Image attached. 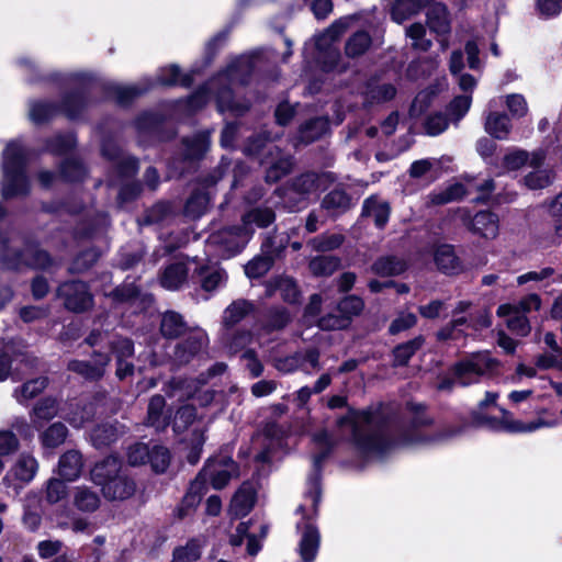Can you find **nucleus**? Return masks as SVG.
<instances>
[{"label": "nucleus", "mask_w": 562, "mask_h": 562, "mask_svg": "<svg viewBox=\"0 0 562 562\" xmlns=\"http://www.w3.org/2000/svg\"><path fill=\"white\" fill-rule=\"evenodd\" d=\"M411 413L407 429H400V425L393 418L386 417L383 409H366L350 412L347 416L337 420L338 435L334 436L327 430H321L313 435V442L318 450L313 457L314 473L308 477V490L305 494L310 499L313 515L317 513L321 501V470L323 461L329 456L338 440H348L366 454L381 456L397 445L424 443L430 440L422 434V429L432 424V418L425 413V406L408 403Z\"/></svg>", "instance_id": "f257e3e1"}, {"label": "nucleus", "mask_w": 562, "mask_h": 562, "mask_svg": "<svg viewBox=\"0 0 562 562\" xmlns=\"http://www.w3.org/2000/svg\"><path fill=\"white\" fill-rule=\"evenodd\" d=\"M256 67L257 59L252 56L243 55L236 58L225 70L212 78L188 99V108L190 110L201 109L212 94L221 113L229 112L235 116L243 115L248 111L249 102L237 101L233 88L237 85H247Z\"/></svg>", "instance_id": "f03ea898"}, {"label": "nucleus", "mask_w": 562, "mask_h": 562, "mask_svg": "<svg viewBox=\"0 0 562 562\" xmlns=\"http://www.w3.org/2000/svg\"><path fill=\"white\" fill-rule=\"evenodd\" d=\"M71 80L81 83V88L67 94L63 99L60 108H56L53 103L44 101H33L30 103V119L32 122L35 124L44 123L52 119L58 111H61L71 120L79 117L83 113L91 104L90 95L98 92L101 86L87 80L81 74L71 75Z\"/></svg>", "instance_id": "7ed1b4c3"}, {"label": "nucleus", "mask_w": 562, "mask_h": 562, "mask_svg": "<svg viewBox=\"0 0 562 562\" xmlns=\"http://www.w3.org/2000/svg\"><path fill=\"white\" fill-rule=\"evenodd\" d=\"M29 150L19 142L7 144L1 158L2 181L1 195L4 199L27 195L31 191V181L26 173Z\"/></svg>", "instance_id": "20e7f679"}, {"label": "nucleus", "mask_w": 562, "mask_h": 562, "mask_svg": "<svg viewBox=\"0 0 562 562\" xmlns=\"http://www.w3.org/2000/svg\"><path fill=\"white\" fill-rule=\"evenodd\" d=\"M7 214L4 206L0 203V220ZM0 260L7 268L21 269L27 267L36 270H49L55 266L49 254L34 243H26L22 251L11 252L9 240L0 236Z\"/></svg>", "instance_id": "39448f33"}, {"label": "nucleus", "mask_w": 562, "mask_h": 562, "mask_svg": "<svg viewBox=\"0 0 562 562\" xmlns=\"http://www.w3.org/2000/svg\"><path fill=\"white\" fill-rule=\"evenodd\" d=\"M497 366V361L491 357L490 352L483 351L473 353L469 358L460 361L453 368V376L440 381L438 389L449 391L454 384L468 386L476 383L481 376L492 372Z\"/></svg>", "instance_id": "423d86ee"}, {"label": "nucleus", "mask_w": 562, "mask_h": 562, "mask_svg": "<svg viewBox=\"0 0 562 562\" xmlns=\"http://www.w3.org/2000/svg\"><path fill=\"white\" fill-rule=\"evenodd\" d=\"M250 240V231L240 224L213 232L206 239L209 251L218 258H231L239 254Z\"/></svg>", "instance_id": "0eeeda50"}, {"label": "nucleus", "mask_w": 562, "mask_h": 562, "mask_svg": "<svg viewBox=\"0 0 562 562\" xmlns=\"http://www.w3.org/2000/svg\"><path fill=\"white\" fill-rule=\"evenodd\" d=\"M318 180L317 173L306 172L296 177L289 186L278 188L274 193L282 199L286 209L296 211L305 205L310 194L318 190Z\"/></svg>", "instance_id": "6e6552de"}, {"label": "nucleus", "mask_w": 562, "mask_h": 562, "mask_svg": "<svg viewBox=\"0 0 562 562\" xmlns=\"http://www.w3.org/2000/svg\"><path fill=\"white\" fill-rule=\"evenodd\" d=\"M238 475L239 468L237 463L231 457L220 454L210 458L196 477L204 485L210 482L213 488L221 490Z\"/></svg>", "instance_id": "1a4fd4ad"}, {"label": "nucleus", "mask_w": 562, "mask_h": 562, "mask_svg": "<svg viewBox=\"0 0 562 562\" xmlns=\"http://www.w3.org/2000/svg\"><path fill=\"white\" fill-rule=\"evenodd\" d=\"M57 295L63 300L65 308L74 313L87 312L94 304L89 285L80 280L61 283L57 289Z\"/></svg>", "instance_id": "9d476101"}, {"label": "nucleus", "mask_w": 562, "mask_h": 562, "mask_svg": "<svg viewBox=\"0 0 562 562\" xmlns=\"http://www.w3.org/2000/svg\"><path fill=\"white\" fill-rule=\"evenodd\" d=\"M38 461L29 452L19 454L8 473L3 476L2 483L7 487H13L15 493L33 481L38 471Z\"/></svg>", "instance_id": "9b49d317"}, {"label": "nucleus", "mask_w": 562, "mask_h": 562, "mask_svg": "<svg viewBox=\"0 0 562 562\" xmlns=\"http://www.w3.org/2000/svg\"><path fill=\"white\" fill-rule=\"evenodd\" d=\"M488 428L497 431H507L513 434L518 432H532L544 427H554L558 425V420L554 418H543L538 416L535 420L524 423L519 419H515L513 414L506 409H502V417L486 419Z\"/></svg>", "instance_id": "f8f14e48"}, {"label": "nucleus", "mask_w": 562, "mask_h": 562, "mask_svg": "<svg viewBox=\"0 0 562 562\" xmlns=\"http://www.w3.org/2000/svg\"><path fill=\"white\" fill-rule=\"evenodd\" d=\"M110 362L111 357L109 353L94 351L92 353V361L74 359L68 362L67 369L85 380L99 381L104 376Z\"/></svg>", "instance_id": "ddd939ff"}, {"label": "nucleus", "mask_w": 562, "mask_h": 562, "mask_svg": "<svg viewBox=\"0 0 562 562\" xmlns=\"http://www.w3.org/2000/svg\"><path fill=\"white\" fill-rule=\"evenodd\" d=\"M296 512L303 516L302 520L296 524L297 530H302L299 553L303 562H313L319 548V532L311 521L306 520L304 505H300Z\"/></svg>", "instance_id": "4468645a"}, {"label": "nucleus", "mask_w": 562, "mask_h": 562, "mask_svg": "<svg viewBox=\"0 0 562 562\" xmlns=\"http://www.w3.org/2000/svg\"><path fill=\"white\" fill-rule=\"evenodd\" d=\"M207 344L206 333L201 328H192L187 338L175 347L173 360L179 364H186L204 350Z\"/></svg>", "instance_id": "2eb2a0df"}, {"label": "nucleus", "mask_w": 562, "mask_h": 562, "mask_svg": "<svg viewBox=\"0 0 562 562\" xmlns=\"http://www.w3.org/2000/svg\"><path fill=\"white\" fill-rule=\"evenodd\" d=\"M14 340L5 341L3 338L0 339V382L8 379L10 375L11 362L14 359L21 357V362L29 369L37 367L38 360L35 357L30 356L26 351H22L16 348Z\"/></svg>", "instance_id": "dca6fc26"}, {"label": "nucleus", "mask_w": 562, "mask_h": 562, "mask_svg": "<svg viewBox=\"0 0 562 562\" xmlns=\"http://www.w3.org/2000/svg\"><path fill=\"white\" fill-rule=\"evenodd\" d=\"M102 155L114 161L115 170L122 179L131 178L138 171V161L134 157L122 154L113 140H103Z\"/></svg>", "instance_id": "f3484780"}, {"label": "nucleus", "mask_w": 562, "mask_h": 562, "mask_svg": "<svg viewBox=\"0 0 562 562\" xmlns=\"http://www.w3.org/2000/svg\"><path fill=\"white\" fill-rule=\"evenodd\" d=\"M155 86V82L149 79H144L135 85L122 86L117 83H109L103 87L106 94L115 99L121 105H126L135 98L142 95Z\"/></svg>", "instance_id": "a211bd4d"}, {"label": "nucleus", "mask_w": 562, "mask_h": 562, "mask_svg": "<svg viewBox=\"0 0 562 562\" xmlns=\"http://www.w3.org/2000/svg\"><path fill=\"white\" fill-rule=\"evenodd\" d=\"M191 262L176 261L165 267L159 276V283L169 291L181 289L187 282Z\"/></svg>", "instance_id": "6ab92c4d"}, {"label": "nucleus", "mask_w": 562, "mask_h": 562, "mask_svg": "<svg viewBox=\"0 0 562 562\" xmlns=\"http://www.w3.org/2000/svg\"><path fill=\"white\" fill-rule=\"evenodd\" d=\"M502 99L491 100L488 103V109L493 110L501 104ZM485 131L493 137L497 139L507 138L510 131V121L507 114L498 113L496 111H490L485 120Z\"/></svg>", "instance_id": "aec40b11"}, {"label": "nucleus", "mask_w": 562, "mask_h": 562, "mask_svg": "<svg viewBox=\"0 0 562 562\" xmlns=\"http://www.w3.org/2000/svg\"><path fill=\"white\" fill-rule=\"evenodd\" d=\"M469 229L486 239H494L498 235V216L490 211L477 212L470 222Z\"/></svg>", "instance_id": "412c9836"}, {"label": "nucleus", "mask_w": 562, "mask_h": 562, "mask_svg": "<svg viewBox=\"0 0 562 562\" xmlns=\"http://www.w3.org/2000/svg\"><path fill=\"white\" fill-rule=\"evenodd\" d=\"M263 255L255 257L245 266V273L250 279H257L265 276L272 267L274 256L278 250L271 249V238L268 237L262 243Z\"/></svg>", "instance_id": "4be33fe9"}, {"label": "nucleus", "mask_w": 562, "mask_h": 562, "mask_svg": "<svg viewBox=\"0 0 562 562\" xmlns=\"http://www.w3.org/2000/svg\"><path fill=\"white\" fill-rule=\"evenodd\" d=\"M276 221V213L271 206L259 205L245 212L240 225L250 231V238L255 233V226L266 228Z\"/></svg>", "instance_id": "5701e85b"}, {"label": "nucleus", "mask_w": 562, "mask_h": 562, "mask_svg": "<svg viewBox=\"0 0 562 562\" xmlns=\"http://www.w3.org/2000/svg\"><path fill=\"white\" fill-rule=\"evenodd\" d=\"M256 491L251 483L245 482L235 493L229 505V513L234 518L245 517L254 507Z\"/></svg>", "instance_id": "b1692460"}, {"label": "nucleus", "mask_w": 562, "mask_h": 562, "mask_svg": "<svg viewBox=\"0 0 562 562\" xmlns=\"http://www.w3.org/2000/svg\"><path fill=\"white\" fill-rule=\"evenodd\" d=\"M100 486L104 497L113 501L128 498L135 492L134 481L123 473Z\"/></svg>", "instance_id": "393cba45"}, {"label": "nucleus", "mask_w": 562, "mask_h": 562, "mask_svg": "<svg viewBox=\"0 0 562 562\" xmlns=\"http://www.w3.org/2000/svg\"><path fill=\"white\" fill-rule=\"evenodd\" d=\"M434 260L438 270L445 274H457L462 271V262L451 245L438 246L434 254Z\"/></svg>", "instance_id": "a878e982"}, {"label": "nucleus", "mask_w": 562, "mask_h": 562, "mask_svg": "<svg viewBox=\"0 0 562 562\" xmlns=\"http://www.w3.org/2000/svg\"><path fill=\"white\" fill-rule=\"evenodd\" d=\"M83 460L78 450H68L60 456L58 461V474L65 481L77 480L82 471Z\"/></svg>", "instance_id": "bb28decb"}, {"label": "nucleus", "mask_w": 562, "mask_h": 562, "mask_svg": "<svg viewBox=\"0 0 562 562\" xmlns=\"http://www.w3.org/2000/svg\"><path fill=\"white\" fill-rule=\"evenodd\" d=\"M321 206L328 216L336 217L350 209L351 199L345 190L334 189L324 196Z\"/></svg>", "instance_id": "cd10ccee"}, {"label": "nucleus", "mask_w": 562, "mask_h": 562, "mask_svg": "<svg viewBox=\"0 0 562 562\" xmlns=\"http://www.w3.org/2000/svg\"><path fill=\"white\" fill-rule=\"evenodd\" d=\"M147 425L157 430H164L170 422V413L166 412V401L162 395H154L148 403Z\"/></svg>", "instance_id": "c85d7f7f"}, {"label": "nucleus", "mask_w": 562, "mask_h": 562, "mask_svg": "<svg viewBox=\"0 0 562 562\" xmlns=\"http://www.w3.org/2000/svg\"><path fill=\"white\" fill-rule=\"evenodd\" d=\"M190 330L191 329L189 328L181 314L175 311H167L162 314L160 322V333L165 338L175 339L183 334L189 333Z\"/></svg>", "instance_id": "c756f323"}, {"label": "nucleus", "mask_w": 562, "mask_h": 562, "mask_svg": "<svg viewBox=\"0 0 562 562\" xmlns=\"http://www.w3.org/2000/svg\"><path fill=\"white\" fill-rule=\"evenodd\" d=\"M124 432L123 425L105 423L94 427L90 437L94 447L102 448L115 442Z\"/></svg>", "instance_id": "7c9ffc66"}, {"label": "nucleus", "mask_w": 562, "mask_h": 562, "mask_svg": "<svg viewBox=\"0 0 562 562\" xmlns=\"http://www.w3.org/2000/svg\"><path fill=\"white\" fill-rule=\"evenodd\" d=\"M267 296L280 293L281 297L288 303H296L300 296L297 285L292 278L278 277L267 283Z\"/></svg>", "instance_id": "2f4dec72"}, {"label": "nucleus", "mask_w": 562, "mask_h": 562, "mask_svg": "<svg viewBox=\"0 0 562 562\" xmlns=\"http://www.w3.org/2000/svg\"><path fill=\"white\" fill-rule=\"evenodd\" d=\"M72 502L79 512L93 513L100 507L101 498L93 488L80 485L74 490Z\"/></svg>", "instance_id": "473e14b6"}, {"label": "nucleus", "mask_w": 562, "mask_h": 562, "mask_svg": "<svg viewBox=\"0 0 562 562\" xmlns=\"http://www.w3.org/2000/svg\"><path fill=\"white\" fill-rule=\"evenodd\" d=\"M120 474H122L121 461L119 458L113 456H110L97 463L91 470V479L97 485H102Z\"/></svg>", "instance_id": "72a5a7b5"}, {"label": "nucleus", "mask_w": 562, "mask_h": 562, "mask_svg": "<svg viewBox=\"0 0 562 562\" xmlns=\"http://www.w3.org/2000/svg\"><path fill=\"white\" fill-rule=\"evenodd\" d=\"M328 130L329 121L326 117L318 116L311 119L301 125L297 134V140L303 144H310L321 138L328 132Z\"/></svg>", "instance_id": "f704fd0d"}, {"label": "nucleus", "mask_w": 562, "mask_h": 562, "mask_svg": "<svg viewBox=\"0 0 562 562\" xmlns=\"http://www.w3.org/2000/svg\"><path fill=\"white\" fill-rule=\"evenodd\" d=\"M541 307V299L538 294L531 293L526 296H524L521 300H519L516 303H506L501 304L497 307L496 314L497 315H508L510 313H518L521 315L527 316L528 313L532 311H539Z\"/></svg>", "instance_id": "c9c22d12"}, {"label": "nucleus", "mask_w": 562, "mask_h": 562, "mask_svg": "<svg viewBox=\"0 0 562 562\" xmlns=\"http://www.w3.org/2000/svg\"><path fill=\"white\" fill-rule=\"evenodd\" d=\"M210 132L202 131L192 137H186L182 140L184 146V158L188 160L200 159L210 147Z\"/></svg>", "instance_id": "e433bc0d"}, {"label": "nucleus", "mask_w": 562, "mask_h": 562, "mask_svg": "<svg viewBox=\"0 0 562 562\" xmlns=\"http://www.w3.org/2000/svg\"><path fill=\"white\" fill-rule=\"evenodd\" d=\"M363 94L366 102L370 104L382 103L392 100L396 94V89L391 83L370 80L366 86Z\"/></svg>", "instance_id": "4c0bfd02"}, {"label": "nucleus", "mask_w": 562, "mask_h": 562, "mask_svg": "<svg viewBox=\"0 0 562 562\" xmlns=\"http://www.w3.org/2000/svg\"><path fill=\"white\" fill-rule=\"evenodd\" d=\"M347 23L341 20L335 21L322 34L315 37V46L318 53H325L336 48L335 42L345 33Z\"/></svg>", "instance_id": "58836bf2"}, {"label": "nucleus", "mask_w": 562, "mask_h": 562, "mask_svg": "<svg viewBox=\"0 0 562 562\" xmlns=\"http://www.w3.org/2000/svg\"><path fill=\"white\" fill-rule=\"evenodd\" d=\"M464 327L470 328V313L452 316V319L437 333L441 341L457 340L464 336Z\"/></svg>", "instance_id": "ea45409f"}, {"label": "nucleus", "mask_w": 562, "mask_h": 562, "mask_svg": "<svg viewBox=\"0 0 562 562\" xmlns=\"http://www.w3.org/2000/svg\"><path fill=\"white\" fill-rule=\"evenodd\" d=\"M156 82L161 86L180 85L182 87H189L193 82V75H181L180 69L177 65H170L159 70V72L157 74Z\"/></svg>", "instance_id": "a19ab883"}, {"label": "nucleus", "mask_w": 562, "mask_h": 562, "mask_svg": "<svg viewBox=\"0 0 562 562\" xmlns=\"http://www.w3.org/2000/svg\"><path fill=\"white\" fill-rule=\"evenodd\" d=\"M405 269L406 263L394 256L381 257L371 266V271L380 277L397 276L404 272Z\"/></svg>", "instance_id": "79ce46f5"}, {"label": "nucleus", "mask_w": 562, "mask_h": 562, "mask_svg": "<svg viewBox=\"0 0 562 562\" xmlns=\"http://www.w3.org/2000/svg\"><path fill=\"white\" fill-rule=\"evenodd\" d=\"M47 384L48 380L45 376L30 380L14 390L13 397L18 403L25 404L27 401L42 393L46 389Z\"/></svg>", "instance_id": "37998d69"}, {"label": "nucleus", "mask_w": 562, "mask_h": 562, "mask_svg": "<svg viewBox=\"0 0 562 562\" xmlns=\"http://www.w3.org/2000/svg\"><path fill=\"white\" fill-rule=\"evenodd\" d=\"M362 213L363 215L373 218L374 224L379 228H382L389 221L390 207L386 202L370 198L364 201Z\"/></svg>", "instance_id": "c03bdc74"}, {"label": "nucleus", "mask_w": 562, "mask_h": 562, "mask_svg": "<svg viewBox=\"0 0 562 562\" xmlns=\"http://www.w3.org/2000/svg\"><path fill=\"white\" fill-rule=\"evenodd\" d=\"M372 44L371 36L366 31H358L346 42L345 55L348 58H358L367 53Z\"/></svg>", "instance_id": "a18cd8bd"}, {"label": "nucleus", "mask_w": 562, "mask_h": 562, "mask_svg": "<svg viewBox=\"0 0 562 562\" xmlns=\"http://www.w3.org/2000/svg\"><path fill=\"white\" fill-rule=\"evenodd\" d=\"M254 310V304L247 300H237L228 305L223 315V323L232 327L244 319Z\"/></svg>", "instance_id": "49530a36"}, {"label": "nucleus", "mask_w": 562, "mask_h": 562, "mask_svg": "<svg viewBox=\"0 0 562 562\" xmlns=\"http://www.w3.org/2000/svg\"><path fill=\"white\" fill-rule=\"evenodd\" d=\"M425 338L419 335L396 346L393 350V363L394 366H405L409 359L424 346Z\"/></svg>", "instance_id": "de8ad7c7"}, {"label": "nucleus", "mask_w": 562, "mask_h": 562, "mask_svg": "<svg viewBox=\"0 0 562 562\" xmlns=\"http://www.w3.org/2000/svg\"><path fill=\"white\" fill-rule=\"evenodd\" d=\"M340 262L337 256H316L311 259L308 268L316 277H328L339 269Z\"/></svg>", "instance_id": "09e8293b"}, {"label": "nucleus", "mask_w": 562, "mask_h": 562, "mask_svg": "<svg viewBox=\"0 0 562 562\" xmlns=\"http://www.w3.org/2000/svg\"><path fill=\"white\" fill-rule=\"evenodd\" d=\"M68 436L67 427L60 423L56 422L47 427L41 435L40 441L45 448H57L63 445Z\"/></svg>", "instance_id": "8fccbe9b"}, {"label": "nucleus", "mask_w": 562, "mask_h": 562, "mask_svg": "<svg viewBox=\"0 0 562 562\" xmlns=\"http://www.w3.org/2000/svg\"><path fill=\"white\" fill-rule=\"evenodd\" d=\"M247 539V552L249 555H256L261 546L258 539L249 533V525L248 522H240L236 527L235 533H233L229 538V542L233 547H239L243 544L244 540Z\"/></svg>", "instance_id": "3c124183"}, {"label": "nucleus", "mask_w": 562, "mask_h": 562, "mask_svg": "<svg viewBox=\"0 0 562 562\" xmlns=\"http://www.w3.org/2000/svg\"><path fill=\"white\" fill-rule=\"evenodd\" d=\"M58 414V403L53 397H44L38 401L32 411V422L35 427L40 426V422H48Z\"/></svg>", "instance_id": "603ef678"}, {"label": "nucleus", "mask_w": 562, "mask_h": 562, "mask_svg": "<svg viewBox=\"0 0 562 562\" xmlns=\"http://www.w3.org/2000/svg\"><path fill=\"white\" fill-rule=\"evenodd\" d=\"M345 241V236L338 233H324L308 240L307 246L317 252L338 249Z\"/></svg>", "instance_id": "864d4df0"}, {"label": "nucleus", "mask_w": 562, "mask_h": 562, "mask_svg": "<svg viewBox=\"0 0 562 562\" xmlns=\"http://www.w3.org/2000/svg\"><path fill=\"white\" fill-rule=\"evenodd\" d=\"M205 492V485L200 479L195 477V480L191 483L188 493L184 495L181 506L179 507V517L182 518L188 515V513L195 508Z\"/></svg>", "instance_id": "5fc2aeb1"}, {"label": "nucleus", "mask_w": 562, "mask_h": 562, "mask_svg": "<svg viewBox=\"0 0 562 562\" xmlns=\"http://www.w3.org/2000/svg\"><path fill=\"white\" fill-rule=\"evenodd\" d=\"M269 139L268 134L259 133L254 134L247 138V143L244 146L243 151L247 156H259L261 151L267 147L268 154L273 155V151L279 156L280 150L274 145H267Z\"/></svg>", "instance_id": "6e6d98bb"}, {"label": "nucleus", "mask_w": 562, "mask_h": 562, "mask_svg": "<svg viewBox=\"0 0 562 562\" xmlns=\"http://www.w3.org/2000/svg\"><path fill=\"white\" fill-rule=\"evenodd\" d=\"M201 286L204 291H213L226 281V273L220 268L201 267L199 269Z\"/></svg>", "instance_id": "4d7b16f0"}, {"label": "nucleus", "mask_w": 562, "mask_h": 562, "mask_svg": "<svg viewBox=\"0 0 562 562\" xmlns=\"http://www.w3.org/2000/svg\"><path fill=\"white\" fill-rule=\"evenodd\" d=\"M429 27L437 34H447L450 31V23L445 7L436 5L427 12Z\"/></svg>", "instance_id": "13d9d810"}, {"label": "nucleus", "mask_w": 562, "mask_h": 562, "mask_svg": "<svg viewBox=\"0 0 562 562\" xmlns=\"http://www.w3.org/2000/svg\"><path fill=\"white\" fill-rule=\"evenodd\" d=\"M292 158L290 156L278 157L271 160V165L266 171V181L273 183L286 176L292 169Z\"/></svg>", "instance_id": "bf43d9fd"}, {"label": "nucleus", "mask_w": 562, "mask_h": 562, "mask_svg": "<svg viewBox=\"0 0 562 562\" xmlns=\"http://www.w3.org/2000/svg\"><path fill=\"white\" fill-rule=\"evenodd\" d=\"M209 204V198L203 192H193L184 205V215L195 220L204 214Z\"/></svg>", "instance_id": "052dcab7"}, {"label": "nucleus", "mask_w": 562, "mask_h": 562, "mask_svg": "<svg viewBox=\"0 0 562 562\" xmlns=\"http://www.w3.org/2000/svg\"><path fill=\"white\" fill-rule=\"evenodd\" d=\"M467 194V190L462 183H453L440 192L430 194L432 204L441 205L452 201H457Z\"/></svg>", "instance_id": "680f3d73"}, {"label": "nucleus", "mask_w": 562, "mask_h": 562, "mask_svg": "<svg viewBox=\"0 0 562 562\" xmlns=\"http://www.w3.org/2000/svg\"><path fill=\"white\" fill-rule=\"evenodd\" d=\"M406 35L412 41V48L427 52L431 47V41L426 38V29L420 23H414L406 29Z\"/></svg>", "instance_id": "e2e57ef3"}, {"label": "nucleus", "mask_w": 562, "mask_h": 562, "mask_svg": "<svg viewBox=\"0 0 562 562\" xmlns=\"http://www.w3.org/2000/svg\"><path fill=\"white\" fill-rule=\"evenodd\" d=\"M316 58L325 71L335 70L342 72L347 69V65L341 60V55L337 47L325 53H318Z\"/></svg>", "instance_id": "0e129e2a"}, {"label": "nucleus", "mask_w": 562, "mask_h": 562, "mask_svg": "<svg viewBox=\"0 0 562 562\" xmlns=\"http://www.w3.org/2000/svg\"><path fill=\"white\" fill-rule=\"evenodd\" d=\"M75 145L76 138L74 134H58L47 142L46 150L54 155H64L70 151Z\"/></svg>", "instance_id": "69168bd1"}, {"label": "nucleus", "mask_w": 562, "mask_h": 562, "mask_svg": "<svg viewBox=\"0 0 562 562\" xmlns=\"http://www.w3.org/2000/svg\"><path fill=\"white\" fill-rule=\"evenodd\" d=\"M147 462L150 463L151 469L156 473H164L170 463L169 450L162 446H154L151 449L149 448Z\"/></svg>", "instance_id": "338daca9"}, {"label": "nucleus", "mask_w": 562, "mask_h": 562, "mask_svg": "<svg viewBox=\"0 0 562 562\" xmlns=\"http://www.w3.org/2000/svg\"><path fill=\"white\" fill-rule=\"evenodd\" d=\"M162 116L155 112H144L135 121V127L140 135L154 134L160 124Z\"/></svg>", "instance_id": "774afa93"}]
</instances>
